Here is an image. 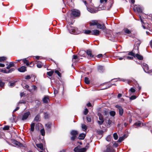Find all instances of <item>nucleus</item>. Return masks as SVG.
I'll list each match as a JSON object with an SVG mask.
<instances>
[{"instance_id":"obj_1","label":"nucleus","mask_w":152,"mask_h":152,"mask_svg":"<svg viewBox=\"0 0 152 152\" xmlns=\"http://www.w3.org/2000/svg\"><path fill=\"white\" fill-rule=\"evenodd\" d=\"M68 24L69 26H68V28L71 34H77V28L75 27L72 26H71L72 25L73 23H70L69 22L68 23Z\"/></svg>"},{"instance_id":"obj_2","label":"nucleus","mask_w":152,"mask_h":152,"mask_svg":"<svg viewBox=\"0 0 152 152\" xmlns=\"http://www.w3.org/2000/svg\"><path fill=\"white\" fill-rule=\"evenodd\" d=\"M125 53L124 56V59L132 60L133 59V50L130 52H121Z\"/></svg>"},{"instance_id":"obj_3","label":"nucleus","mask_w":152,"mask_h":152,"mask_svg":"<svg viewBox=\"0 0 152 152\" xmlns=\"http://www.w3.org/2000/svg\"><path fill=\"white\" fill-rule=\"evenodd\" d=\"M137 34H134V41L135 42V45H136L137 49L138 50L140 44L141 43V41L140 39L137 38Z\"/></svg>"},{"instance_id":"obj_4","label":"nucleus","mask_w":152,"mask_h":152,"mask_svg":"<svg viewBox=\"0 0 152 152\" xmlns=\"http://www.w3.org/2000/svg\"><path fill=\"white\" fill-rule=\"evenodd\" d=\"M91 0H88V1H84L83 2L85 4L86 6V7H87V9L88 11L90 12L91 13H95L97 12V11H96L94 9L90 8H88L87 7V3H91Z\"/></svg>"},{"instance_id":"obj_5","label":"nucleus","mask_w":152,"mask_h":152,"mask_svg":"<svg viewBox=\"0 0 152 152\" xmlns=\"http://www.w3.org/2000/svg\"><path fill=\"white\" fill-rule=\"evenodd\" d=\"M71 15L74 17H79L80 15V12L78 10L74 9L72 11Z\"/></svg>"},{"instance_id":"obj_6","label":"nucleus","mask_w":152,"mask_h":152,"mask_svg":"<svg viewBox=\"0 0 152 152\" xmlns=\"http://www.w3.org/2000/svg\"><path fill=\"white\" fill-rule=\"evenodd\" d=\"M86 53L88 55V59H93L95 58V56L93 54L91 50H86Z\"/></svg>"},{"instance_id":"obj_7","label":"nucleus","mask_w":152,"mask_h":152,"mask_svg":"<svg viewBox=\"0 0 152 152\" xmlns=\"http://www.w3.org/2000/svg\"><path fill=\"white\" fill-rule=\"evenodd\" d=\"M30 114V113L29 111L24 113L21 116V120L23 121L26 120L28 118Z\"/></svg>"},{"instance_id":"obj_8","label":"nucleus","mask_w":152,"mask_h":152,"mask_svg":"<svg viewBox=\"0 0 152 152\" xmlns=\"http://www.w3.org/2000/svg\"><path fill=\"white\" fill-rule=\"evenodd\" d=\"M115 107L118 109L119 115L121 116L124 113V110L122 107L118 105H115Z\"/></svg>"},{"instance_id":"obj_9","label":"nucleus","mask_w":152,"mask_h":152,"mask_svg":"<svg viewBox=\"0 0 152 152\" xmlns=\"http://www.w3.org/2000/svg\"><path fill=\"white\" fill-rule=\"evenodd\" d=\"M134 11L141 12H142V9L139 6L135 5L134 6Z\"/></svg>"},{"instance_id":"obj_10","label":"nucleus","mask_w":152,"mask_h":152,"mask_svg":"<svg viewBox=\"0 0 152 152\" xmlns=\"http://www.w3.org/2000/svg\"><path fill=\"white\" fill-rule=\"evenodd\" d=\"M105 152H115V151L111 146L108 145L107 146L106 150L105 151Z\"/></svg>"},{"instance_id":"obj_11","label":"nucleus","mask_w":152,"mask_h":152,"mask_svg":"<svg viewBox=\"0 0 152 152\" xmlns=\"http://www.w3.org/2000/svg\"><path fill=\"white\" fill-rule=\"evenodd\" d=\"M97 28L101 29L102 30H105L106 28L104 24H101L99 23L97 25Z\"/></svg>"},{"instance_id":"obj_12","label":"nucleus","mask_w":152,"mask_h":152,"mask_svg":"<svg viewBox=\"0 0 152 152\" xmlns=\"http://www.w3.org/2000/svg\"><path fill=\"white\" fill-rule=\"evenodd\" d=\"M134 57L136 58L137 59L139 60H142L143 59V56L139 54H135L134 53Z\"/></svg>"},{"instance_id":"obj_13","label":"nucleus","mask_w":152,"mask_h":152,"mask_svg":"<svg viewBox=\"0 0 152 152\" xmlns=\"http://www.w3.org/2000/svg\"><path fill=\"white\" fill-rule=\"evenodd\" d=\"M100 31L98 30H94L92 31L91 35L97 36L99 34Z\"/></svg>"},{"instance_id":"obj_14","label":"nucleus","mask_w":152,"mask_h":152,"mask_svg":"<svg viewBox=\"0 0 152 152\" xmlns=\"http://www.w3.org/2000/svg\"><path fill=\"white\" fill-rule=\"evenodd\" d=\"M13 143L19 147H21L23 146L22 144L16 140H14L13 142Z\"/></svg>"},{"instance_id":"obj_15","label":"nucleus","mask_w":152,"mask_h":152,"mask_svg":"<svg viewBox=\"0 0 152 152\" xmlns=\"http://www.w3.org/2000/svg\"><path fill=\"white\" fill-rule=\"evenodd\" d=\"M129 93L131 97L130 98V100H133V88H131L130 89V90L129 91Z\"/></svg>"},{"instance_id":"obj_16","label":"nucleus","mask_w":152,"mask_h":152,"mask_svg":"<svg viewBox=\"0 0 152 152\" xmlns=\"http://www.w3.org/2000/svg\"><path fill=\"white\" fill-rule=\"evenodd\" d=\"M18 70L20 72H24L26 71V67L25 66H22L18 68Z\"/></svg>"},{"instance_id":"obj_17","label":"nucleus","mask_w":152,"mask_h":152,"mask_svg":"<svg viewBox=\"0 0 152 152\" xmlns=\"http://www.w3.org/2000/svg\"><path fill=\"white\" fill-rule=\"evenodd\" d=\"M98 23L97 21L96 20H93L91 21L90 23V26H94L97 25Z\"/></svg>"},{"instance_id":"obj_18","label":"nucleus","mask_w":152,"mask_h":152,"mask_svg":"<svg viewBox=\"0 0 152 152\" xmlns=\"http://www.w3.org/2000/svg\"><path fill=\"white\" fill-rule=\"evenodd\" d=\"M97 69L98 71L100 72H103L104 70L103 66L100 65L97 66Z\"/></svg>"},{"instance_id":"obj_19","label":"nucleus","mask_w":152,"mask_h":152,"mask_svg":"<svg viewBox=\"0 0 152 152\" xmlns=\"http://www.w3.org/2000/svg\"><path fill=\"white\" fill-rule=\"evenodd\" d=\"M134 83L135 85V89L137 90H138V91L140 90L141 89V87L139 86V85L137 83L136 81L134 80Z\"/></svg>"},{"instance_id":"obj_20","label":"nucleus","mask_w":152,"mask_h":152,"mask_svg":"<svg viewBox=\"0 0 152 152\" xmlns=\"http://www.w3.org/2000/svg\"><path fill=\"white\" fill-rule=\"evenodd\" d=\"M141 122L140 121H138L135 123L134 124V125L135 126V127L138 128L139 127H141Z\"/></svg>"},{"instance_id":"obj_21","label":"nucleus","mask_w":152,"mask_h":152,"mask_svg":"<svg viewBox=\"0 0 152 152\" xmlns=\"http://www.w3.org/2000/svg\"><path fill=\"white\" fill-rule=\"evenodd\" d=\"M86 136V134L83 133L80 134L79 137L78 138L80 140H83Z\"/></svg>"},{"instance_id":"obj_22","label":"nucleus","mask_w":152,"mask_h":152,"mask_svg":"<svg viewBox=\"0 0 152 152\" xmlns=\"http://www.w3.org/2000/svg\"><path fill=\"white\" fill-rule=\"evenodd\" d=\"M40 115L39 114L37 115L34 118V121L36 122H38L40 121Z\"/></svg>"},{"instance_id":"obj_23","label":"nucleus","mask_w":152,"mask_h":152,"mask_svg":"<svg viewBox=\"0 0 152 152\" xmlns=\"http://www.w3.org/2000/svg\"><path fill=\"white\" fill-rule=\"evenodd\" d=\"M71 134L72 136H76L78 134V132L75 130H72L71 132Z\"/></svg>"},{"instance_id":"obj_24","label":"nucleus","mask_w":152,"mask_h":152,"mask_svg":"<svg viewBox=\"0 0 152 152\" xmlns=\"http://www.w3.org/2000/svg\"><path fill=\"white\" fill-rule=\"evenodd\" d=\"M80 146H79L75 148L74 150L75 152H80Z\"/></svg>"},{"instance_id":"obj_25","label":"nucleus","mask_w":152,"mask_h":152,"mask_svg":"<svg viewBox=\"0 0 152 152\" xmlns=\"http://www.w3.org/2000/svg\"><path fill=\"white\" fill-rule=\"evenodd\" d=\"M112 121L110 120V119H109L107 122V127H110L112 125Z\"/></svg>"},{"instance_id":"obj_26","label":"nucleus","mask_w":152,"mask_h":152,"mask_svg":"<svg viewBox=\"0 0 152 152\" xmlns=\"http://www.w3.org/2000/svg\"><path fill=\"white\" fill-rule=\"evenodd\" d=\"M43 102L44 103H47L49 101V98L47 96H45L43 99Z\"/></svg>"},{"instance_id":"obj_27","label":"nucleus","mask_w":152,"mask_h":152,"mask_svg":"<svg viewBox=\"0 0 152 152\" xmlns=\"http://www.w3.org/2000/svg\"><path fill=\"white\" fill-rule=\"evenodd\" d=\"M82 128L84 131L85 132L87 128V126L84 124H82L81 126Z\"/></svg>"},{"instance_id":"obj_28","label":"nucleus","mask_w":152,"mask_h":152,"mask_svg":"<svg viewBox=\"0 0 152 152\" xmlns=\"http://www.w3.org/2000/svg\"><path fill=\"white\" fill-rule=\"evenodd\" d=\"M125 138V135H124L123 136L120 137L119 138V139L117 141L118 142H121L124 140Z\"/></svg>"},{"instance_id":"obj_29","label":"nucleus","mask_w":152,"mask_h":152,"mask_svg":"<svg viewBox=\"0 0 152 152\" xmlns=\"http://www.w3.org/2000/svg\"><path fill=\"white\" fill-rule=\"evenodd\" d=\"M35 126V124L34 123H32L31 125V131L33 132L34 130V127Z\"/></svg>"},{"instance_id":"obj_30","label":"nucleus","mask_w":152,"mask_h":152,"mask_svg":"<svg viewBox=\"0 0 152 152\" xmlns=\"http://www.w3.org/2000/svg\"><path fill=\"white\" fill-rule=\"evenodd\" d=\"M98 115L99 116V118L100 121H104L103 117L102 115L100 113H98Z\"/></svg>"},{"instance_id":"obj_31","label":"nucleus","mask_w":152,"mask_h":152,"mask_svg":"<svg viewBox=\"0 0 152 152\" xmlns=\"http://www.w3.org/2000/svg\"><path fill=\"white\" fill-rule=\"evenodd\" d=\"M51 124L50 123H47L45 124L46 127L47 129H49L51 127Z\"/></svg>"},{"instance_id":"obj_32","label":"nucleus","mask_w":152,"mask_h":152,"mask_svg":"<svg viewBox=\"0 0 152 152\" xmlns=\"http://www.w3.org/2000/svg\"><path fill=\"white\" fill-rule=\"evenodd\" d=\"M85 82L86 84H89L90 83V81L89 80V79L87 77H85Z\"/></svg>"},{"instance_id":"obj_33","label":"nucleus","mask_w":152,"mask_h":152,"mask_svg":"<svg viewBox=\"0 0 152 152\" xmlns=\"http://www.w3.org/2000/svg\"><path fill=\"white\" fill-rule=\"evenodd\" d=\"M78 56L76 55H73V58L72 59V61L73 62H74V60H77L78 61Z\"/></svg>"},{"instance_id":"obj_34","label":"nucleus","mask_w":152,"mask_h":152,"mask_svg":"<svg viewBox=\"0 0 152 152\" xmlns=\"http://www.w3.org/2000/svg\"><path fill=\"white\" fill-rule=\"evenodd\" d=\"M53 73L54 71H51L48 72L47 73V74L50 76H52Z\"/></svg>"},{"instance_id":"obj_35","label":"nucleus","mask_w":152,"mask_h":152,"mask_svg":"<svg viewBox=\"0 0 152 152\" xmlns=\"http://www.w3.org/2000/svg\"><path fill=\"white\" fill-rule=\"evenodd\" d=\"M23 61L24 64H26L27 66H29V65L28 62L26 58H24L23 59Z\"/></svg>"},{"instance_id":"obj_36","label":"nucleus","mask_w":152,"mask_h":152,"mask_svg":"<svg viewBox=\"0 0 152 152\" xmlns=\"http://www.w3.org/2000/svg\"><path fill=\"white\" fill-rule=\"evenodd\" d=\"M92 31L90 30H86L84 32V33L86 34H91Z\"/></svg>"},{"instance_id":"obj_37","label":"nucleus","mask_w":152,"mask_h":152,"mask_svg":"<svg viewBox=\"0 0 152 152\" xmlns=\"http://www.w3.org/2000/svg\"><path fill=\"white\" fill-rule=\"evenodd\" d=\"M113 137L114 138L115 140H117V139H118V135L117 133H114L113 134Z\"/></svg>"},{"instance_id":"obj_38","label":"nucleus","mask_w":152,"mask_h":152,"mask_svg":"<svg viewBox=\"0 0 152 152\" xmlns=\"http://www.w3.org/2000/svg\"><path fill=\"white\" fill-rule=\"evenodd\" d=\"M110 114L111 116H114L115 115V112L114 111H112L110 112Z\"/></svg>"},{"instance_id":"obj_39","label":"nucleus","mask_w":152,"mask_h":152,"mask_svg":"<svg viewBox=\"0 0 152 152\" xmlns=\"http://www.w3.org/2000/svg\"><path fill=\"white\" fill-rule=\"evenodd\" d=\"M40 133L42 136H44L45 135V131L44 129H42L40 130Z\"/></svg>"},{"instance_id":"obj_40","label":"nucleus","mask_w":152,"mask_h":152,"mask_svg":"<svg viewBox=\"0 0 152 152\" xmlns=\"http://www.w3.org/2000/svg\"><path fill=\"white\" fill-rule=\"evenodd\" d=\"M147 24H148V25L146 28V29H148L149 31H152V27L148 23H147Z\"/></svg>"},{"instance_id":"obj_41","label":"nucleus","mask_w":152,"mask_h":152,"mask_svg":"<svg viewBox=\"0 0 152 152\" xmlns=\"http://www.w3.org/2000/svg\"><path fill=\"white\" fill-rule=\"evenodd\" d=\"M15 85V82H12L10 83V84L9 85V86H10L11 87H12L14 86Z\"/></svg>"},{"instance_id":"obj_42","label":"nucleus","mask_w":152,"mask_h":152,"mask_svg":"<svg viewBox=\"0 0 152 152\" xmlns=\"http://www.w3.org/2000/svg\"><path fill=\"white\" fill-rule=\"evenodd\" d=\"M87 149V148H80V152H85L86 151Z\"/></svg>"},{"instance_id":"obj_43","label":"nucleus","mask_w":152,"mask_h":152,"mask_svg":"<svg viewBox=\"0 0 152 152\" xmlns=\"http://www.w3.org/2000/svg\"><path fill=\"white\" fill-rule=\"evenodd\" d=\"M4 83L0 80V87H2L4 86Z\"/></svg>"},{"instance_id":"obj_44","label":"nucleus","mask_w":152,"mask_h":152,"mask_svg":"<svg viewBox=\"0 0 152 152\" xmlns=\"http://www.w3.org/2000/svg\"><path fill=\"white\" fill-rule=\"evenodd\" d=\"M87 119L88 122H91V117L90 116H88L86 117Z\"/></svg>"},{"instance_id":"obj_45","label":"nucleus","mask_w":152,"mask_h":152,"mask_svg":"<svg viewBox=\"0 0 152 152\" xmlns=\"http://www.w3.org/2000/svg\"><path fill=\"white\" fill-rule=\"evenodd\" d=\"M9 129V126H5L3 128L4 130H8Z\"/></svg>"},{"instance_id":"obj_46","label":"nucleus","mask_w":152,"mask_h":152,"mask_svg":"<svg viewBox=\"0 0 152 152\" xmlns=\"http://www.w3.org/2000/svg\"><path fill=\"white\" fill-rule=\"evenodd\" d=\"M55 73H56L59 76V77L61 76V74L58 71L55 70Z\"/></svg>"},{"instance_id":"obj_47","label":"nucleus","mask_w":152,"mask_h":152,"mask_svg":"<svg viewBox=\"0 0 152 152\" xmlns=\"http://www.w3.org/2000/svg\"><path fill=\"white\" fill-rule=\"evenodd\" d=\"M6 59V57H0V61H3Z\"/></svg>"},{"instance_id":"obj_48","label":"nucleus","mask_w":152,"mask_h":152,"mask_svg":"<svg viewBox=\"0 0 152 152\" xmlns=\"http://www.w3.org/2000/svg\"><path fill=\"white\" fill-rule=\"evenodd\" d=\"M104 122V121H97L99 125H102Z\"/></svg>"},{"instance_id":"obj_49","label":"nucleus","mask_w":152,"mask_h":152,"mask_svg":"<svg viewBox=\"0 0 152 152\" xmlns=\"http://www.w3.org/2000/svg\"><path fill=\"white\" fill-rule=\"evenodd\" d=\"M125 33L127 34H129L130 33V31L128 29H126L125 30Z\"/></svg>"},{"instance_id":"obj_50","label":"nucleus","mask_w":152,"mask_h":152,"mask_svg":"<svg viewBox=\"0 0 152 152\" xmlns=\"http://www.w3.org/2000/svg\"><path fill=\"white\" fill-rule=\"evenodd\" d=\"M14 63V62H10L9 64L10 66L11 67L14 66L15 65Z\"/></svg>"},{"instance_id":"obj_51","label":"nucleus","mask_w":152,"mask_h":152,"mask_svg":"<svg viewBox=\"0 0 152 152\" xmlns=\"http://www.w3.org/2000/svg\"><path fill=\"white\" fill-rule=\"evenodd\" d=\"M88 112V110L86 108L85 109V110L84 112V115H86Z\"/></svg>"},{"instance_id":"obj_52","label":"nucleus","mask_w":152,"mask_h":152,"mask_svg":"<svg viewBox=\"0 0 152 152\" xmlns=\"http://www.w3.org/2000/svg\"><path fill=\"white\" fill-rule=\"evenodd\" d=\"M107 0H100V2L101 3L104 4V3L107 2Z\"/></svg>"},{"instance_id":"obj_53","label":"nucleus","mask_w":152,"mask_h":152,"mask_svg":"<svg viewBox=\"0 0 152 152\" xmlns=\"http://www.w3.org/2000/svg\"><path fill=\"white\" fill-rule=\"evenodd\" d=\"M32 88L34 90H37V87L35 85H33L32 86Z\"/></svg>"},{"instance_id":"obj_54","label":"nucleus","mask_w":152,"mask_h":152,"mask_svg":"<svg viewBox=\"0 0 152 152\" xmlns=\"http://www.w3.org/2000/svg\"><path fill=\"white\" fill-rule=\"evenodd\" d=\"M1 72H3L4 73H9L8 71H7L6 69L2 70H1Z\"/></svg>"},{"instance_id":"obj_55","label":"nucleus","mask_w":152,"mask_h":152,"mask_svg":"<svg viewBox=\"0 0 152 152\" xmlns=\"http://www.w3.org/2000/svg\"><path fill=\"white\" fill-rule=\"evenodd\" d=\"M31 78V77L30 75H28L25 77V79L26 80L30 79Z\"/></svg>"},{"instance_id":"obj_56","label":"nucleus","mask_w":152,"mask_h":152,"mask_svg":"<svg viewBox=\"0 0 152 152\" xmlns=\"http://www.w3.org/2000/svg\"><path fill=\"white\" fill-rule=\"evenodd\" d=\"M139 18H140V19L141 21V22L143 23H143V20L144 19H143L142 18V16H141V15H139Z\"/></svg>"},{"instance_id":"obj_57","label":"nucleus","mask_w":152,"mask_h":152,"mask_svg":"<svg viewBox=\"0 0 152 152\" xmlns=\"http://www.w3.org/2000/svg\"><path fill=\"white\" fill-rule=\"evenodd\" d=\"M14 70H15V69L14 68H11L10 70H8V73H11L12 72H13V71H14Z\"/></svg>"},{"instance_id":"obj_58","label":"nucleus","mask_w":152,"mask_h":152,"mask_svg":"<svg viewBox=\"0 0 152 152\" xmlns=\"http://www.w3.org/2000/svg\"><path fill=\"white\" fill-rule=\"evenodd\" d=\"M37 66L38 68H41L42 67V65L40 63H38L37 64Z\"/></svg>"},{"instance_id":"obj_59","label":"nucleus","mask_w":152,"mask_h":152,"mask_svg":"<svg viewBox=\"0 0 152 152\" xmlns=\"http://www.w3.org/2000/svg\"><path fill=\"white\" fill-rule=\"evenodd\" d=\"M104 114L106 115H108L109 113L108 111H107L106 110H104Z\"/></svg>"},{"instance_id":"obj_60","label":"nucleus","mask_w":152,"mask_h":152,"mask_svg":"<svg viewBox=\"0 0 152 152\" xmlns=\"http://www.w3.org/2000/svg\"><path fill=\"white\" fill-rule=\"evenodd\" d=\"M143 66H145V67L144 68L143 67V68H145L146 69H148V66L147 64H144L143 65Z\"/></svg>"},{"instance_id":"obj_61","label":"nucleus","mask_w":152,"mask_h":152,"mask_svg":"<svg viewBox=\"0 0 152 152\" xmlns=\"http://www.w3.org/2000/svg\"><path fill=\"white\" fill-rule=\"evenodd\" d=\"M113 146L115 147H117L118 146V144L117 143H115L113 145Z\"/></svg>"},{"instance_id":"obj_62","label":"nucleus","mask_w":152,"mask_h":152,"mask_svg":"<svg viewBox=\"0 0 152 152\" xmlns=\"http://www.w3.org/2000/svg\"><path fill=\"white\" fill-rule=\"evenodd\" d=\"M76 138V136H73L71 137V140H74Z\"/></svg>"},{"instance_id":"obj_63","label":"nucleus","mask_w":152,"mask_h":152,"mask_svg":"<svg viewBox=\"0 0 152 152\" xmlns=\"http://www.w3.org/2000/svg\"><path fill=\"white\" fill-rule=\"evenodd\" d=\"M19 108V107H16L15 109L13 110V112H15L17 110H18Z\"/></svg>"},{"instance_id":"obj_64","label":"nucleus","mask_w":152,"mask_h":152,"mask_svg":"<svg viewBox=\"0 0 152 152\" xmlns=\"http://www.w3.org/2000/svg\"><path fill=\"white\" fill-rule=\"evenodd\" d=\"M58 91L56 89H54V94H57L58 93Z\"/></svg>"}]
</instances>
